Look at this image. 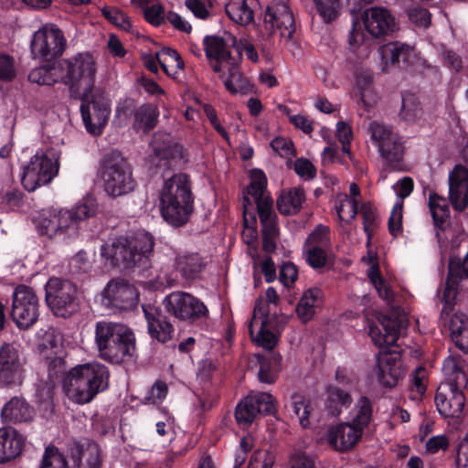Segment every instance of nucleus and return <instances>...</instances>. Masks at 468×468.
<instances>
[{"label":"nucleus","mask_w":468,"mask_h":468,"mask_svg":"<svg viewBox=\"0 0 468 468\" xmlns=\"http://www.w3.org/2000/svg\"><path fill=\"white\" fill-rule=\"evenodd\" d=\"M154 238L148 232L140 231L132 236H120L111 245L101 247V255L111 261L112 266L122 270L145 267L154 254Z\"/></svg>","instance_id":"nucleus-1"},{"label":"nucleus","mask_w":468,"mask_h":468,"mask_svg":"<svg viewBox=\"0 0 468 468\" xmlns=\"http://www.w3.org/2000/svg\"><path fill=\"white\" fill-rule=\"evenodd\" d=\"M236 37L224 31L223 36H207V59L214 72L228 70V77L224 80V85L231 94H248L252 90V85L236 65L231 58L229 48L235 47Z\"/></svg>","instance_id":"nucleus-2"},{"label":"nucleus","mask_w":468,"mask_h":468,"mask_svg":"<svg viewBox=\"0 0 468 468\" xmlns=\"http://www.w3.org/2000/svg\"><path fill=\"white\" fill-rule=\"evenodd\" d=\"M108 368L100 363H87L72 367L63 378V389L72 401L90 402L109 385Z\"/></svg>","instance_id":"nucleus-3"},{"label":"nucleus","mask_w":468,"mask_h":468,"mask_svg":"<svg viewBox=\"0 0 468 468\" xmlns=\"http://www.w3.org/2000/svg\"><path fill=\"white\" fill-rule=\"evenodd\" d=\"M94 343L99 356L110 363L120 364L133 356L135 337L125 324L99 321L94 328Z\"/></svg>","instance_id":"nucleus-4"},{"label":"nucleus","mask_w":468,"mask_h":468,"mask_svg":"<svg viewBox=\"0 0 468 468\" xmlns=\"http://www.w3.org/2000/svg\"><path fill=\"white\" fill-rule=\"evenodd\" d=\"M192 193L188 176L177 174L165 180L160 194L163 218L173 226H182L192 212Z\"/></svg>","instance_id":"nucleus-5"},{"label":"nucleus","mask_w":468,"mask_h":468,"mask_svg":"<svg viewBox=\"0 0 468 468\" xmlns=\"http://www.w3.org/2000/svg\"><path fill=\"white\" fill-rule=\"evenodd\" d=\"M101 176L104 191L111 197L125 196L136 186L132 165L117 151L106 154L101 160Z\"/></svg>","instance_id":"nucleus-6"},{"label":"nucleus","mask_w":468,"mask_h":468,"mask_svg":"<svg viewBox=\"0 0 468 468\" xmlns=\"http://www.w3.org/2000/svg\"><path fill=\"white\" fill-rule=\"evenodd\" d=\"M62 68V83L69 86L80 96L90 95L95 83L97 59L90 52H80L59 61Z\"/></svg>","instance_id":"nucleus-7"},{"label":"nucleus","mask_w":468,"mask_h":468,"mask_svg":"<svg viewBox=\"0 0 468 468\" xmlns=\"http://www.w3.org/2000/svg\"><path fill=\"white\" fill-rule=\"evenodd\" d=\"M453 374V378L440 384L435 395L436 408L445 419L461 417L465 404L463 388L467 385L468 378L457 365H454Z\"/></svg>","instance_id":"nucleus-8"},{"label":"nucleus","mask_w":468,"mask_h":468,"mask_svg":"<svg viewBox=\"0 0 468 468\" xmlns=\"http://www.w3.org/2000/svg\"><path fill=\"white\" fill-rule=\"evenodd\" d=\"M45 301L55 315L67 318L77 313L78 289L72 282L52 277L45 286Z\"/></svg>","instance_id":"nucleus-9"},{"label":"nucleus","mask_w":468,"mask_h":468,"mask_svg":"<svg viewBox=\"0 0 468 468\" xmlns=\"http://www.w3.org/2000/svg\"><path fill=\"white\" fill-rule=\"evenodd\" d=\"M368 133L388 166L394 171H402L404 150L399 135L388 126L376 121L369 123Z\"/></svg>","instance_id":"nucleus-10"},{"label":"nucleus","mask_w":468,"mask_h":468,"mask_svg":"<svg viewBox=\"0 0 468 468\" xmlns=\"http://www.w3.org/2000/svg\"><path fill=\"white\" fill-rule=\"evenodd\" d=\"M58 171V160L49 153L37 152L25 167L22 185L29 192L48 185Z\"/></svg>","instance_id":"nucleus-11"},{"label":"nucleus","mask_w":468,"mask_h":468,"mask_svg":"<svg viewBox=\"0 0 468 468\" xmlns=\"http://www.w3.org/2000/svg\"><path fill=\"white\" fill-rule=\"evenodd\" d=\"M11 318L19 329L30 328L38 319L39 303L34 290L18 285L12 295Z\"/></svg>","instance_id":"nucleus-12"},{"label":"nucleus","mask_w":468,"mask_h":468,"mask_svg":"<svg viewBox=\"0 0 468 468\" xmlns=\"http://www.w3.org/2000/svg\"><path fill=\"white\" fill-rule=\"evenodd\" d=\"M138 302L137 289L122 278L112 279L102 292L103 304L114 312L133 310L137 306Z\"/></svg>","instance_id":"nucleus-13"},{"label":"nucleus","mask_w":468,"mask_h":468,"mask_svg":"<svg viewBox=\"0 0 468 468\" xmlns=\"http://www.w3.org/2000/svg\"><path fill=\"white\" fill-rule=\"evenodd\" d=\"M81 98L80 112L84 125L90 133L99 135L106 125L111 112L109 100L101 92L93 93V90L89 97Z\"/></svg>","instance_id":"nucleus-14"},{"label":"nucleus","mask_w":468,"mask_h":468,"mask_svg":"<svg viewBox=\"0 0 468 468\" xmlns=\"http://www.w3.org/2000/svg\"><path fill=\"white\" fill-rule=\"evenodd\" d=\"M30 48L34 58L51 60L64 52L66 39L60 29L45 26L34 34Z\"/></svg>","instance_id":"nucleus-15"},{"label":"nucleus","mask_w":468,"mask_h":468,"mask_svg":"<svg viewBox=\"0 0 468 468\" xmlns=\"http://www.w3.org/2000/svg\"><path fill=\"white\" fill-rule=\"evenodd\" d=\"M25 359L11 343L0 346V384L5 387L19 386L24 379Z\"/></svg>","instance_id":"nucleus-16"},{"label":"nucleus","mask_w":468,"mask_h":468,"mask_svg":"<svg viewBox=\"0 0 468 468\" xmlns=\"http://www.w3.org/2000/svg\"><path fill=\"white\" fill-rule=\"evenodd\" d=\"M375 369L378 382L382 388H395L405 375L401 354L399 351H379Z\"/></svg>","instance_id":"nucleus-17"},{"label":"nucleus","mask_w":468,"mask_h":468,"mask_svg":"<svg viewBox=\"0 0 468 468\" xmlns=\"http://www.w3.org/2000/svg\"><path fill=\"white\" fill-rule=\"evenodd\" d=\"M263 27L269 36L278 30L282 37L292 39L295 32V20L290 7L283 2H272L266 8Z\"/></svg>","instance_id":"nucleus-18"},{"label":"nucleus","mask_w":468,"mask_h":468,"mask_svg":"<svg viewBox=\"0 0 468 468\" xmlns=\"http://www.w3.org/2000/svg\"><path fill=\"white\" fill-rule=\"evenodd\" d=\"M165 307L169 314L179 320H194L199 317L204 309V304L192 294L184 292H174L165 299Z\"/></svg>","instance_id":"nucleus-19"},{"label":"nucleus","mask_w":468,"mask_h":468,"mask_svg":"<svg viewBox=\"0 0 468 468\" xmlns=\"http://www.w3.org/2000/svg\"><path fill=\"white\" fill-rule=\"evenodd\" d=\"M377 320L378 323L368 325V334L373 343L379 347L394 346L399 339L401 328L404 327L402 319L379 314Z\"/></svg>","instance_id":"nucleus-20"},{"label":"nucleus","mask_w":468,"mask_h":468,"mask_svg":"<svg viewBox=\"0 0 468 468\" xmlns=\"http://www.w3.org/2000/svg\"><path fill=\"white\" fill-rule=\"evenodd\" d=\"M364 26L374 37L388 36L396 29L395 17L382 7H372L365 12Z\"/></svg>","instance_id":"nucleus-21"},{"label":"nucleus","mask_w":468,"mask_h":468,"mask_svg":"<svg viewBox=\"0 0 468 468\" xmlns=\"http://www.w3.org/2000/svg\"><path fill=\"white\" fill-rule=\"evenodd\" d=\"M73 468H101V451L95 442L84 441H74L70 448Z\"/></svg>","instance_id":"nucleus-22"},{"label":"nucleus","mask_w":468,"mask_h":468,"mask_svg":"<svg viewBox=\"0 0 468 468\" xmlns=\"http://www.w3.org/2000/svg\"><path fill=\"white\" fill-rule=\"evenodd\" d=\"M363 432L349 421L344 422L329 430L328 442L335 450L346 452L359 441Z\"/></svg>","instance_id":"nucleus-23"},{"label":"nucleus","mask_w":468,"mask_h":468,"mask_svg":"<svg viewBox=\"0 0 468 468\" xmlns=\"http://www.w3.org/2000/svg\"><path fill=\"white\" fill-rule=\"evenodd\" d=\"M380 54L385 68L391 66L405 69L410 66L414 57V50L408 44L395 41L383 45L380 48Z\"/></svg>","instance_id":"nucleus-24"},{"label":"nucleus","mask_w":468,"mask_h":468,"mask_svg":"<svg viewBox=\"0 0 468 468\" xmlns=\"http://www.w3.org/2000/svg\"><path fill=\"white\" fill-rule=\"evenodd\" d=\"M143 309L151 336L161 343L171 340L174 327L162 312L152 305L144 306Z\"/></svg>","instance_id":"nucleus-25"},{"label":"nucleus","mask_w":468,"mask_h":468,"mask_svg":"<svg viewBox=\"0 0 468 468\" xmlns=\"http://www.w3.org/2000/svg\"><path fill=\"white\" fill-rule=\"evenodd\" d=\"M25 444V440L18 431L11 427L0 429V463L18 456Z\"/></svg>","instance_id":"nucleus-26"},{"label":"nucleus","mask_w":468,"mask_h":468,"mask_svg":"<svg viewBox=\"0 0 468 468\" xmlns=\"http://www.w3.org/2000/svg\"><path fill=\"white\" fill-rule=\"evenodd\" d=\"M324 292L318 287H312L303 292L297 305L296 314L304 324L311 321L315 314V308L323 303Z\"/></svg>","instance_id":"nucleus-27"},{"label":"nucleus","mask_w":468,"mask_h":468,"mask_svg":"<svg viewBox=\"0 0 468 468\" xmlns=\"http://www.w3.org/2000/svg\"><path fill=\"white\" fill-rule=\"evenodd\" d=\"M175 267L183 278L196 280L200 278L204 268V260L197 252H186L176 257Z\"/></svg>","instance_id":"nucleus-28"},{"label":"nucleus","mask_w":468,"mask_h":468,"mask_svg":"<svg viewBox=\"0 0 468 468\" xmlns=\"http://www.w3.org/2000/svg\"><path fill=\"white\" fill-rule=\"evenodd\" d=\"M33 417L34 410L23 398H12L2 410L4 421L9 423L27 422Z\"/></svg>","instance_id":"nucleus-29"},{"label":"nucleus","mask_w":468,"mask_h":468,"mask_svg":"<svg viewBox=\"0 0 468 468\" xmlns=\"http://www.w3.org/2000/svg\"><path fill=\"white\" fill-rule=\"evenodd\" d=\"M429 208L432 217L436 231V237L440 240V231H444L449 226L450 207L448 201L435 192L429 196Z\"/></svg>","instance_id":"nucleus-30"},{"label":"nucleus","mask_w":468,"mask_h":468,"mask_svg":"<svg viewBox=\"0 0 468 468\" xmlns=\"http://www.w3.org/2000/svg\"><path fill=\"white\" fill-rule=\"evenodd\" d=\"M258 0H233L224 5L228 16L237 24L245 26L253 21V8Z\"/></svg>","instance_id":"nucleus-31"},{"label":"nucleus","mask_w":468,"mask_h":468,"mask_svg":"<svg viewBox=\"0 0 468 468\" xmlns=\"http://www.w3.org/2000/svg\"><path fill=\"white\" fill-rule=\"evenodd\" d=\"M325 391V408L333 417L339 416L343 409L349 408L353 402L350 392L335 385H328Z\"/></svg>","instance_id":"nucleus-32"},{"label":"nucleus","mask_w":468,"mask_h":468,"mask_svg":"<svg viewBox=\"0 0 468 468\" xmlns=\"http://www.w3.org/2000/svg\"><path fill=\"white\" fill-rule=\"evenodd\" d=\"M449 198L456 211L462 212L468 207V180L452 173L449 177Z\"/></svg>","instance_id":"nucleus-33"},{"label":"nucleus","mask_w":468,"mask_h":468,"mask_svg":"<svg viewBox=\"0 0 468 468\" xmlns=\"http://www.w3.org/2000/svg\"><path fill=\"white\" fill-rule=\"evenodd\" d=\"M304 201V191L302 188L292 187L282 190L277 198V207L281 214L295 215L300 212Z\"/></svg>","instance_id":"nucleus-34"},{"label":"nucleus","mask_w":468,"mask_h":468,"mask_svg":"<svg viewBox=\"0 0 468 468\" xmlns=\"http://www.w3.org/2000/svg\"><path fill=\"white\" fill-rule=\"evenodd\" d=\"M260 369L259 380L266 384H273L278 378L281 369L282 356L277 352H269L267 355L259 356Z\"/></svg>","instance_id":"nucleus-35"},{"label":"nucleus","mask_w":468,"mask_h":468,"mask_svg":"<svg viewBox=\"0 0 468 468\" xmlns=\"http://www.w3.org/2000/svg\"><path fill=\"white\" fill-rule=\"evenodd\" d=\"M151 148L155 156L171 159L181 154V147L169 133L157 132L151 141Z\"/></svg>","instance_id":"nucleus-36"},{"label":"nucleus","mask_w":468,"mask_h":468,"mask_svg":"<svg viewBox=\"0 0 468 468\" xmlns=\"http://www.w3.org/2000/svg\"><path fill=\"white\" fill-rule=\"evenodd\" d=\"M349 422L364 431L373 417V403L367 396H361L349 413Z\"/></svg>","instance_id":"nucleus-37"},{"label":"nucleus","mask_w":468,"mask_h":468,"mask_svg":"<svg viewBox=\"0 0 468 468\" xmlns=\"http://www.w3.org/2000/svg\"><path fill=\"white\" fill-rule=\"evenodd\" d=\"M257 314H261L263 316V320L255 341L258 346L269 350V352H274L273 348L277 345L278 338L274 333L266 328L269 311L263 306L261 300H257L254 306V316Z\"/></svg>","instance_id":"nucleus-38"},{"label":"nucleus","mask_w":468,"mask_h":468,"mask_svg":"<svg viewBox=\"0 0 468 468\" xmlns=\"http://www.w3.org/2000/svg\"><path fill=\"white\" fill-rule=\"evenodd\" d=\"M28 80L39 85H52L62 82V68L59 61L52 65L38 67L30 71Z\"/></svg>","instance_id":"nucleus-39"},{"label":"nucleus","mask_w":468,"mask_h":468,"mask_svg":"<svg viewBox=\"0 0 468 468\" xmlns=\"http://www.w3.org/2000/svg\"><path fill=\"white\" fill-rule=\"evenodd\" d=\"M327 248L303 247V252L306 263L314 270L321 271L324 269H330L334 264V260L328 253Z\"/></svg>","instance_id":"nucleus-40"},{"label":"nucleus","mask_w":468,"mask_h":468,"mask_svg":"<svg viewBox=\"0 0 468 468\" xmlns=\"http://www.w3.org/2000/svg\"><path fill=\"white\" fill-rule=\"evenodd\" d=\"M156 58L163 70L169 76L176 78L183 69L184 64L179 54L172 48H166L156 52Z\"/></svg>","instance_id":"nucleus-41"},{"label":"nucleus","mask_w":468,"mask_h":468,"mask_svg":"<svg viewBox=\"0 0 468 468\" xmlns=\"http://www.w3.org/2000/svg\"><path fill=\"white\" fill-rule=\"evenodd\" d=\"M158 109L151 104H144L139 107L134 114V126L144 132L152 130L157 122Z\"/></svg>","instance_id":"nucleus-42"},{"label":"nucleus","mask_w":468,"mask_h":468,"mask_svg":"<svg viewBox=\"0 0 468 468\" xmlns=\"http://www.w3.org/2000/svg\"><path fill=\"white\" fill-rule=\"evenodd\" d=\"M356 85L359 90L360 101L367 111L377 102L376 95L372 91V78L367 73H358L356 76Z\"/></svg>","instance_id":"nucleus-43"},{"label":"nucleus","mask_w":468,"mask_h":468,"mask_svg":"<svg viewBox=\"0 0 468 468\" xmlns=\"http://www.w3.org/2000/svg\"><path fill=\"white\" fill-rule=\"evenodd\" d=\"M250 182L247 187V195L251 196L254 200L266 198L264 192L267 188V177L265 173L259 168H253L250 172Z\"/></svg>","instance_id":"nucleus-44"},{"label":"nucleus","mask_w":468,"mask_h":468,"mask_svg":"<svg viewBox=\"0 0 468 468\" xmlns=\"http://www.w3.org/2000/svg\"><path fill=\"white\" fill-rule=\"evenodd\" d=\"M421 114L420 103L417 97L410 93L402 94V106L399 112L400 118L408 122H414Z\"/></svg>","instance_id":"nucleus-45"},{"label":"nucleus","mask_w":468,"mask_h":468,"mask_svg":"<svg viewBox=\"0 0 468 468\" xmlns=\"http://www.w3.org/2000/svg\"><path fill=\"white\" fill-rule=\"evenodd\" d=\"M250 395L241 400L236 407L235 419L239 425L247 427L250 425L259 414Z\"/></svg>","instance_id":"nucleus-46"},{"label":"nucleus","mask_w":468,"mask_h":468,"mask_svg":"<svg viewBox=\"0 0 468 468\" xmlns=\"http://www.w3.org/2000/svg\"><path fill=\"white\" fill-rule=\"evenodd\" d=\"M143 9L144 18L154 26H159L166 17L163 6L158 3H151V0H133Z\"/></svg>","instance_id":"nucleus-47"},{"label":"nucleus","mask_w":468,"mask_h":468,"mask_svg":"<svg viewBox=\"0 0 468 468\" xmlns=\"http://www.w3.org/2000/svg\"><path fill=\"white\" fill-rule=\"evenodd\" d=\"M330 245L331 239L329 227L319 224L307 236L303 247H318L329 249Z\"/></svg>","instance_id":"nucleus-48"},{"label":"nucleus","mask_w":468,"mask_h":468,"mask_svg":"<svg viewBox=\"0 0 468 468\" xmlns=\"http://www.w3.org/2000/svg\"><path fill=\"white\" fill-rule=\"evenodd\" d=\"M363 218V229L367 238V243L370 242L374 229L378 225V217L376 208L369 202L363 203L358 207Z\"/></svg>","instance_id":"nucleus-49"},{"label":"nucleus","mask_w":468,"mask_h":468,"mask_svg":"<svg viewBox=\"0 0 468 468\" xmlns=\"http://www.w3.org/2000/svg\"><path fill=\"white\" fill-rule=\"evenodd\" d=\"M318 15L323 21L329 24L339 16L340 0H313Z\"/></svg>","instance_id":"nucleus-50"},{"label":"nucleus","mask_w":468,"mask_h":468,"mask_svg":"<svg viewBox=\"0 0 468 468\" xmlns=\"http://www.w3.org/2000/svg\"><path fill=\"white\" fill-rule=\"evenodd\" d=\"M262 234V249L266 252H273L276 249V239L279 235L277 218L261 224Z\"/></svg>","instance_id":"nucleus-51"},{"label":"nucleus","mask_w":468,"mask_h":468,"mask_svg":"<svg viewBox=\"0 0 468 468\" xmlns=\"http://www.w3.org/2000/svg\"><path fill=\"white\" fill-rule=\"evenodd\" d=\"M250 396L259 414L274 415L276 413L275 399L271 394L260 392Z\"/></svg>","instance_id":"nucleus-52"},{"label":"nucleus","mask_w":468,"mask_h":468,"mask_svg":"<svg viewBox=\"0 0 468 468\" xmlns=\"http://www.w3.org/2000/svg\"><path fill=\"white\" fill-rule=\"evenodd\" d=\"M56 225L54 210L41 214L36 219V227L40 235H47L51 238L58 234Z\"/></svg>","instance_id":"nucleus-53"},{"label":"nucleus","mask_w":468,"mask_h":468,"mask_svg":"<svg viewBox=\"0 0 468 468\" xmlns=\"http://www.w3.org/2000/svg\"><path fill=\"white\" fill-rule=\"evenodd\" d=\"M309 402L303 396L293 395L292 397V410L299 418L300 423L303 428H306L309 424Z\"/></svg>","instance_id":"nucleus-54"},{"label":"nucleus","mask_w":468,"mask_h":468,"mask_svg":"<svg viewBox=\"0 0 468 468\" xmlns=\"http://www.w3.org/2000/svg\"><path fill=\"white\" fill-rule=\"evenodd\" d=\"M101 13L106 19L123 30L129 31L132 24L129 17L121 10L115 7L105 6L101 9Z\"/></svg>","instance_id":"nucleus-55"},{"label":"nucleus","mask_w":468,"mask_h":468,"mask_svg":"<svg viewBox=\"0 0 468 468\" xmlns=\"http://www.w3.org/2000/svg\"><path fill=\"white\" fill-rule=\"evenodd\" d=\"M274 454L268 450H256L249 462L248 468H272Z\"/></svg>","instance_id":"nucleus-56"},{"label":"nucleus","mask_w":468,"mask_h":468,"mask_svg":"<svg viewBox=\"0 0 468 468\" xmlns=\"http://www.w3.org/2000/svg\"><path fill=\"white\" fill-rule=\"evenodd\" d=\"M40 468H67V461L58 449L48 447Z\"/></svg>","instance_id":"nucleus-57"},{"label":"nucleus","mask_w":468,"mask_h":468,"mask_svg":"<svg viewBox=\"0 0 468 468\" xmlns=\"http://www.w3.org/2000/svg\"><path fill=\"white\" fill-rule=\"evenodd\" d=\"M257 212L261 224L271 221L277 218L273 210V201L271 197L256 200Z\"/></svg>","instance_id":"nucleus-58"},{"label":"nucleus","mask_w":468,"mask_h":468,"mask_svg":"<svg viewBox=\"0 0 468 468\" xmlns=\"http://www.w3.org/2000/svg\"><path fill=\"white\" fill-rule=\"evenodd\" d=\"M402 208L403 202H397L388 218V231L393 237H397L402 231Z\"/></svg>","instance_id":"nucleus-59"},{"label":"nucleus","mask_w":468,"mask_h":468,"mask_svg":"<svg viewBox=\"0 0 468 468\" xmlns=\"http://www.w3.org/2000/svg\"><path fill=\"white\" fill-rule=\"evenodd\" d=\"M408 16L418 27H428L431 25V13L424 7L416 6L410 8Z\"/></svg>","instance_id":"nucleus-60"},{"label":"nucleus","mask_w":468,"mask_h":468,"mask_svg":"<svg viewBox=\"0 0 468 468\" xmlns=\"http://www.w3.org/2000/svg\"><path fill=\"white\" fill-rule=\"evenodd\" d=\"M298 278L297 267L291 261L284 262L280 270V282L285 286L290 287Z\"/></svg>","instance_id":"nucleus-61"},{"label":"nucleus","mask_w":468,"mask_h":468,"mask_svg":"<svg viewBox=\"0 0 468 468\" xmlns=\"http://www.w3.org/2000/svg\"><path fill=\"white\" fill-rule=\"evenodd\" d=\"M295 173L304 178L313 179L316 176V168L313 163L306 158H298L294 163Z\"/></svg>","instance_id":"nucleus-62"},{"label":"nucleus","mask_w":468,"mask_h":468,"mask_svg":"<svg viewBox=\"0 0 468 468\" xmlns=\"http://www.w3.org/2000/svg\"><path fill=\"white\" fill-rule=\"evenodd\" d=\"M16 76L14 60L11 57L0 54V80H12Z\"/></svg>","instance_id":"nucleus-63"},{"label":"nucleus","mask_w":468,"mask_h":468,"mask_svg":"<svg viewBox=\"0 0 468 468\" xmlns=\"http://www.w3.org/2000/svg\"><path fill=\"white\" fill-rule=\"evenodd\" d=\"M455 463L457 468H468V431L458 445Z\"/></svg>","instance_id":"nucleus-64"}]
</instances>
